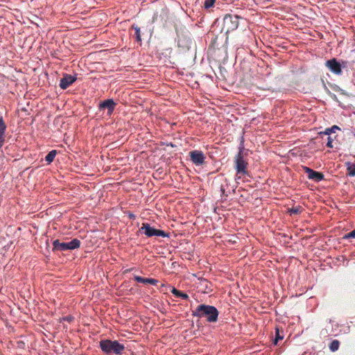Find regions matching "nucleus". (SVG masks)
Listing matches in <instances>:
<instances>
[{"label":"nucleus","instance_id":"f257e3e1","mask_svg":"<svg viewBox=\"0 0 355 355\" xmlns=\"http://www.w3.org/2000/svg\"><path fill=\"white\" fill-rule=\"evenodd\" d=\"M219 312L218 309L211 305L205 304H199L192 311V315L199 318H205L207 322L214 323L217 322Z\"/></svg>","mask_w":355,"mask_h":355},{"label":"nucleus","instance_id":"f03ea898","mask_svg":"<svg viewBox=\"0 0 355 355\" xmlns=\"http://www.w3.org/2000/svg\"><path fill=\"white\" fill-rule=\"evenodd\" d=\"M101 349L107 355L115 354L121 355L125 349V346L119 343L117 340H111L110 339L101 340L99 342Z\"/></svg>","mask_w":355,"mask_h":355},{"label":"nucleus","instance_id":"7ed1b4c3","mask_svg":"<svg viewBox=\"0 0 355 355\" xmlns=\"http://www.w3.org/2000/svg\"><path fill=\"white\" fill-rule=\"evenodd\" d=\"M244 141L243 138L241 137V141L239 146V152L235 157V169L236 175H249L247 169L248 162L244 159L243 150H244Z\"/></svg>","mask_w":355,"mask_h":355},{"label":"nucleus","instance_id":"20e7f679","mask_svg":"<svg viewBox=\"0 0 355 355\" xmlns=\"http://www.w3.org/2000/svg\"><path fill=\"white\" fill-rule=\"evenodd\" d=\"M80 245V241L78 239H73L69 242H60V240L56 239L53 241V252H62L67 250H72L77 249Z\"/></svg>","mask_w":355,"mask_h":355},{"label":"nucleus","instance_id":"39448f33","mask_svg":"<svg viewBox=\"0 0 355 355\" xmlns=\"http://www.w3.org/2000/svg\"><path fill=\"white\" fill-rule=\"evenodd\" d=\"M325 66L336 75H341L342 70L348 67V62L343 60H338L336 58H331L325 62Z\"/></svg>","mask_w":355,"mask_h":355},{"label":"nucleus","instance_id":"423d86ee","mask_svg":"<svg viewBox=\"0 0 355 355\" xmlns=\"http://www.w3.org/2000/svg\"><path fill=\"white\" fill-rule=\"evenodd\" d=\"M239 16L235 15L227 14L223 18V26L221 31H225L227 35L230 31L236 30L239 26Z\"/></svg>","mask_w":355,"mask_h":355},{"label":"nucleus","instance_id":"0eeeda50","mask_svg":"<svg viewBox=\"0 0 355 355\" xmlns=\"http://www.w3.org/2000/svg\"><path fill=\"white\" fill-rule=\"evenodd\" d=\"M139 232L148 237H152L154 236L161 237L168 236V234H166L164 231L155 229L150 226V225L148 223H142L141 227L139 229Z\"/></svg>","mask_w":355,"mask_h":355},{"label":"nucleus","instance_id":"6e6552de","mask_svg":"<svg viewBox=\"0 0 355 355\" xmlns=\"http://www.w3.org/2000/svg\"><path fill=\"white\" fill-rule=\"evenodd\" d=\"M192 40L189 33L182 34L179 36L178 46L180 51L186 52L189 51L191 46Z\"/></svg>","mask_w":355,"mask_h":355},{"label":"nucleus","instance_id":"1a4fd4ad","mask_svg":"<svg viewBox=\"0 0 355 355\" xmlns=\"http://www.w3.org/2000/svg\"><path fill=\"white\" fill-rule=\"evenodd\" d=\"M189 157L191 161L196 166H201L205 164L206 157L202 151L194 150L189 152Z\"/></svg>","mask_w":355,"mask_h":355},{"label":"nucleus","instance_id":"9d476101","mask_svg":"<svg viewBox=\"0 0 355 355\" xmlns=\"http://www.w3.org/2000/svg\"><path fill=\"white\" fill-rule=\"evenodd\" d=\"M116 105V103L112 98H108L98 104V110L99 111L107 110V115L111 116L114 112Z\"/></svg>","mask_w":355,"mask_h":355},{"label":"nucleus","instance_id":"9b49d317","mask_svg":"<svg viewBox=\"0 0 355 355\" xmlns=\"http://www.w3.org/2000/svg\"><path fill=\"white\" fill-rule=\"evenodd\" d=\"M303 169H304L305 173H306L308 178L309 180H314V181L318 182H320L321 180H324V175L323 173H322L320 172L315 171L309 167L304 166Z\"/></svg>","mask_w":355,"mask_h":355},{"label":"nucleus","instance_id":"f8f14e48","mask_svg":"<svg viewBox=\"0 0 355 355\" xmlns=\"http://www.w3.org/2000/svg\"><path fill=\"white\" fill-rule=\"evenodd\" d=\"M76 80V78L69 74H64L60 81V87L62 89H66Z\"/></svg>","mask_w":355,"mask_h":355},{"label":"nucleus","instance_id":"ddd939ff","mask_svg":"<svg viewBox=\"0 0 355 355\" xmlns=\"http://www.w3.org/2000/svg\"><path fill=\"white\" fill-rule=\"evenodd\" d=\"M232 190L234 191V189L233 187H232ZM220 191L221 192V197L226 199L228 196V193H230L231 191V188H230V182L227 179L225 180L223 184H221Z\"/></svg>","mask_w":355,"mask_h":355},{"label":"nucleus","instance_id":"4468645a","mask_svg":"<svg viewBox=\"0 0 355 355\" xmlns=\"http://www.w3.org/2000/svg\"><path fill=\"white\" fill-rule=\"evenodd\" d=\"M134 279L136 282H137L139 283H142L144 284H152V285H155L158 282V280H157L155 279L145 278V277H142L137 276V275H135L134 276Z\"/></svg>","mask_w":355,"mask_h":355},{"label":"nucleus","instance_id":"2eb2a0df","mask_svg":"<svg viewBox=\"0 0 355 355\" xmlns=\"http://www.w3.org/2000/svg\"><path fill=\"white\" fill-rule=\"evenodd\" d=\"M131 28L135 31V34L133 35V37L135 39V40L137 42H141L140 28L136 24H132L131 26Z\"/></svg>","mask_w":355,"mask_h":355},{"label":"nucleus","instance_id":"dca6fc26","mask_svg":"<svg viewBox=\"0 0 355 355\" xmlns=\"http://www.w3.org/2000/svg\"><path fill=\"white\" fill-rule=\"evenodd\" d=\"M171 293L178 297H181L183 300L189 299V295L187 293H184L175 288L173 287L171 290Z\"/></svg>","mask_w":355,"mask_h":355},{"label":"nucleus","instance_id":"f3484780","mask_svg":"<svg viewBox=\"0 0 355 355\" xmlns=\"http://www.w3.org/2000/svg\"><path fill=\"white\" fill-rule=\"evenodd\" d=\"M347 175L350 177L355 176V164L352 162H347Z\"/></svg>","mask_w":355,"mask_h":355},{"label":"nucleus","instance_id":"a211bd4d","mask_svg":"<svg viewBox=\"0 0 355 355\" xmlns=\"http://www.w3.org/2000/svg\"><path fill=\"white\" fill-rule=\"evenodd\" d=\"M340 130V128L338 125H334L331 126V128H327L324 132H320L319 134L320 135H324L326 136H329L331 133L336 132V130Z\"/></svg>","mask_w":355,"mask_h":355},{"label":"nucleus","instance_id":"6ab92c4d","mask_svg":"<svg viewBox=\"0 0 355 355\" xmlns=\"http://www.w3.org/2000/svg\"><path fill=\"white\" fill-rule=\"evenodd\" d=\"M57 154V151L55 150H52L46 155L45 160L48 162V164L51 163Z\"/></svg>","mask_w":355,"mask_h":355},{"label":"nucleus","instance_id":"aec40b11","mask_svg":"<svg viewBox=\"0 0 355 355\" xmlns=\"http://www.w3.org/2000/svg\"><path fill=\"white\" fill-rule=\"evenodd\" d=\"M302 211V207L301 206L293 207L292 208L288 209V213L291 216L292 215H297L300 214Z\"/></svg>","mask_w":355,"mask_h":355},{"label":"nucleus","instance_id":"412c9836","mask_svg":"<svg viewBox=\"0 0 355 355\" xmlns=\"http://www.w3.org/2000/svg\"><path fill=\"white\" fill-rule=\"evenodd\" d=\"M339 346L340 342L338 340H333L329 345V349L331 352H334L338 349Z\"/></svg>","mask_w":355,"mask_h":355},{"label":"nucleus","instance_id":"4be33fe9","mask_svg":"<svg viewBox=\"0 0 355 355\" xmlns=\"http://www.w3.org/2000/svg\"><path fill=\"white\" fill-rule=\"evenodd\" d=\"M6 129V125L3 121V117L1 116L0 117V136L1 137H3L4 136Z\"/></svg>","mask_w":355,"mask_h":355},{"label":"nucleus","instance_id":"5701e85b","mask_svg":"<svg viewBox=\"0 0 355 355\" xmlns=\"http://www.w3.org/2000/svg\"><path fill=\"white\" fill-rule=\"evenodd\" d=\"M283 336H280L278 329H276V337L273 340L274 345H277L278 341L283 339Z\"/></svg>","mask_w":355,"mask_h":355},{"label":"nucleus","instance_id":"b1692460","mask_svg":"<svg viewBox=\"0 0 355 355\" xmlns=\"http://www.w3.org/2000/svg\"><path fill=\"white\" fill-rule=\"evenodd\" d=\"M216 0H205L204 6L205 8H209L212 7L215 3Z\"/></svg>","mask_w":355,"mask_h":355},{"label":"nucleus","instance_id":"393cba45","mask_svg":"<svg viewBox=\"0 0 355 355\" xmlns=\"http://www.w3.org/2000/svg\"><path fill=\"white\" fill-rule=\"evenodd\" d=\"M344 239H355V229L343 236Z\"/></svg>","mask_w":355,"mask_h":355},{"label":"nucleus","instance_id":"a878e982","mask_svg":"<svg viewBox=\"0 0 355 355\" xmlns=\"http://www.w3.org/2000/svg\"><path fill=\"white\" fill-rule=\"evenodd\" d=\"M322 81L323 86H324V89H325L326 92H327L329 95H330L333 98H336V94H332V93L331 92V91H330V90L327 88V87L326 86V85H325V83H324V80H322Z\"/></svg>","mask_w":355,"mask_h":355},{"label":"nucleus","instance_id":"bb28decb","mask_svg":"<svg viewBox=\"0 0 355 355\" xmlns=\"http://www.w3.org/2000/svg\"><path fill=\"white\" fill-rule=\"evenodd\" d=\"M332 143H333V139L331 137L330 135L327 136V146L328 148H332L334 147Z\"/></svg>","mask_w":355,"mask_h":355},{"label":"nucleus","instance_id":"cd10ccee","mask_svg":"<svg viewBox=\"0 0 355 355\" xmlns=\"http://www.w3.org/2000/svg\"><path fill=\"white\" fill-rule=\"evenodd\" d=\"M128 218H129L130 219L135 220V218H136V216H135L133 213H132V212H129V213H128Z\"/></svg>","mask_w":355,"mask_h":355},{"label":"nucleus","instance_id":"c85d7f7f","mask_svg":"<svg viewBox=\"0 0 355 355\" xmlns=\"http://www.w3.org/2000/svg\"><path fill=\"white\" fill-rule=\"evenodd\" d=\"M3 141H4V138L3 137H1L0 136V148L2 147V146L3 145Z\"/></svg>","mask_w":355,"mask_h":355},{"label":"nucleus","instance_id":"c756f323","mask_svg":"<svg viewBox=\"0 0 355 355\" xmlns=\"http://www.w3.org/2000/svg\"><path fill=\"white\" fill-rule=\"evenodd\" d=\"M216 40H217V37H216L215 38H214V39L212 40L211 43H212V44H213L214 46V45H216Z\"/></svg>","mask_w":355,"mask_h":355},{"label":"nucleus","instance_id":"7c9ffc66","mask_svg":"<svg viewBox=\"0 0 355 355\" xmlns=\"http://www.w3.org/2000/svg\"><path fill=\"white\" fill-rule=\"evenodd\" d=\"M166 146H171V147H174V146H175L173 143H171H171H167V144H166Z\"/></svg>","mask_w":355,"mask_h":355}]
</instances>
